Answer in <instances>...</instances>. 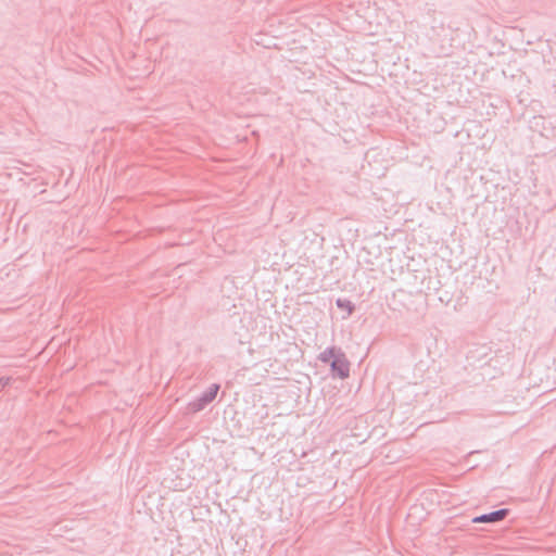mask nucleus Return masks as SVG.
Segmentation results:
<instances>
[{
    "mask_svg": "<svg viewBox=\"0 0 556 556\" xmlns=\"http://www.w3.org/2000/svg\"><path fill=\"white\" fill-rule=\"evenodd\" d=\"M330 370L332 376L340 379H345L350 375V362L345 354L339 349L337 356L330 362Z\"/></svg>",
    "mask_w": 556,
    "mask_h": 556,
    "instance_id": "f03ea898",
    "label": "nucleus"
},
{
    "mask_svg": "<svg viewBox=\"0 0 556 556\" xmlns=\"http://www.w3.org/2000/svg\"><path fill=\"white\" fill-rule=\"evenodd\" d=\"M219 390V384H211L201 395L189 402L188 409L191 413H199L203 410L206 405L214 401Z\"/></svg>",
    "mask_w": 556,
    "mask_h": 556,
    "instance_id": "f257e3e1",
    "label": "nucleus"
},
{
    "mask_svg": "<svg viewBox=\"0 0 556 556\" xmlns=\"http://www.w3.org/2000/svg\"><path fill=\"white\" fill-rule=\"evenodd\" d=\"M336 305L339 308L346 309L349 315H351L355 308V305L352 303V301L342 298L337 299Z\"/></svg>",
    "mask_w": 556,
    "mask_h": 556,
    "instance_id": "39448f33",
    "label": "nucleus"
},
{
    "mask_svg": "<svg viewBox=\"0 0 556 556\" xmlns=\"http://www.w3.org/2000/svg\"><path fill=\"white\" fill-rule=\"evenodd\" d=\"M509 514V509L500 508L472 518L475 523H495L503 520Z\"/></svg>",
    "mask_w": 556,
    "mask_h": 556,
    "instance_id": "7ed1b4c3",
    "label": "nucleus"
},
{
    "mask_svg": "<svg viewBox=\"0 0 556 556\" xmlns=\"http://www.w3.org/2000/svg\"><path fill=\"white\" fill-rule=\"evenodd\" d=\"M339 349L336 346L326 348L318 356V359L323 363H329L337 356Z\"/></svg>",
    "mask_w": 556,
    "mask_h": 556,
    "instance_id": "20e7f679",
    "label": "nucleus"
},
{
    "mask_svg": "<svg viewBox=\"0 0 556 556\" xmlns=\"http://www.w3.org/2000/svg\"><path fill=\"white\" fill-rule=\"evenodd\" d=\"M10 382V378L8 377H1L0 378V391L5 387L8 386Z\"/></svg>",
    "mask_w": 556,
    "mask_h": 556,
    "instance_id": "423d86ee",
    "label": "nucleus"
}]
</instances>
